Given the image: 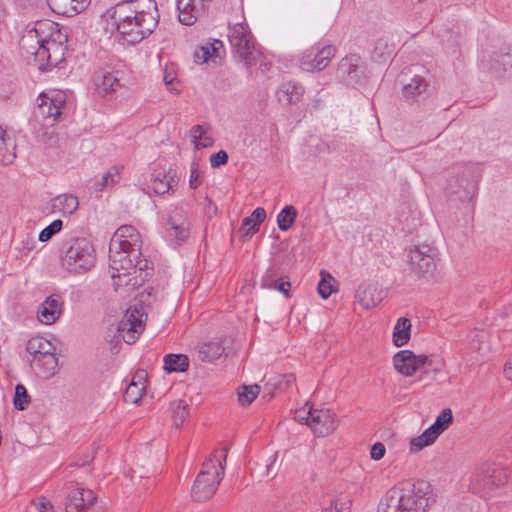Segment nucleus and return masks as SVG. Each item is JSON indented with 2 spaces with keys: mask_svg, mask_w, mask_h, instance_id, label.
Returning a JSON list of instances; mask_svg holds the SVG:
<instances>
[{
  "mask_svg": "<svg viewBox=\"0 0 512 512\" xmlns=\"http://www.w3.org/2000/svg\"><path fill=\"white\" fill-rule=\"evenodd\" d=\"M116 30L129 44L148 37L159 22L155 0H128L118 3L112 15Z\"/></svg>",
  "mask_w": 512,
  "mask_h": 512,
  "instance_id": "f257e3e1",
  "label": "nucleus"
},
{
  "mask_svg": "<svg viewBox=\"0 0 512 512\" xmlns=\"http://www.w3.org/2000/svg\"><path fill=\"white\" fill-rule=\"evenodd\" d=\"M436 499L429 482L407 481L400 488L393 489L386 498L384 512H426Z\"/></svg>",
  "mask_w": 512,
  "mask_h": 512,
  "instance_id": "f03ea898",
  "label": "nucleus"
},
{
  "mask_svg": "<svg viewBox=\"0 0 512 512\" xmlns=\"http://www.w3.org/2000/svg\"><path fill=\"white\" fill-rule=\"evenodd\" d=\"M228 448L215 450L202 464V469L197 475L191 490V496L195 501L210 499L224 475V462H226Z\"/></svg>",
  "mask_w": 512,
  "mask_h": 512,
  "instance_id": "7ed1b4c3",
  "label": "nucleus"
},
{
  "mask_svg": "<svg viewBox=\"0 0 512 512\" xmlns=\"http://www.w3.org/2000/svg\"><path fill=\"white\" fill-rule=\"evenodd\" d=\"M228 40L234 57L247 68L261 58V47L256 43L249 26L242 22L229 28Z\"/></svg>",
  "mask_w": 512,
  "mask_h": 512,
  "instance_id": "20e7f679",
  "label": "nucleus"
},
{
  "mask_svg": "<svg viewBox=\"0 0 512 512\" xmlns=\"http://www.w3.org/2000/svg\"><path fill=\"white\" fill-rule=\"evenodd\" d=\"M147 319L144 308L140 304L130 306L121 321L118 324L111 343L115 342L110 348L111 352L116 354L120 350L121 341L126 344H133L144 331L145 321Z\"/></svg>",
  "mask_w": 512,
  "mask_h": 512,
  "instance_id": "39448f33",
  "label": "nucleus"
},
{
  "mask_svg": "<svg viewBox=\"0 0 512 512\" xmlns=\"http://www.w3.org/2000/svg\"><path fill=\"white\" fill-rule=\"evenodd\" d=\"M95 250L86 238H74L68 242L61 258L62 267L73 274H84L95 264Z\"/></svg>",
  "mask_w": 512,
  "mask_h": 512,
  "instance_id": "423d86ee",
  "label": "nucleus"
},
{
  "mask_svg": "<svg viewBox=\"0 0 512 512\" xmlns=\"http://www.w3.org/2000/svg\"><path fill=\"white\" fill-rule=\"evenodd\" d=\"M479 177L475 166L463 167L461 171L449 178L446 188L448 197L460 202L471 201L478 190Z\"/></svg>",
  "mask_w": 512,
  "mask_h": 512,
  "instance_id": "0eeeda50",
  "label": "nucleus"
},
{
  "mask_svg": "<svg viewBox=\"0 0 512 512\" xmlns=\"http://www.w3.org/2000/svg\"><path fill=\"white\" fill-rule=\"evenodd\" d=\"M141 256L140 248H135L129 240H123L115 247L110 245L109 249V268L113 279L121 276H128L136 270L137 264H134L136 258Z\"/></svg>",
  "mask_w": 512,
  "mask_h": 512,
  "instance_id": "6e6552de",
  "label": "nucleus"
},
{
  "mask_svg": "<svg viewBox=\"0 0 512 512\" xmlns=\"http://www.w3.org/2000/svg\"><path fill=\"white\" fill-rule=\"evenodd\" d=\"M412 271L422 277H432L437 267V249L429 244L415 245L409 252Z\"/></svg>",
  "mask_w": 512,
  "mask_h": 512,
  "instance_id": "1a4fd4ad",
  "label": "nucleus"
},
{
  "mask_svg": "<svg viewBox=\"0 0 512 512\" xmlns=\"http://www.w3.org/2000/svg\"><path fill=\"white\" fill-rule=\"evenodd\" d=\"M37 101L39 102L34 110V116L38 120H42V125L53 127L61 116L62 110L65 108V95L61 92L53 96L40 94Z\"/></svg>",
  "mask_w": 512,
  "mask_h": 512,
  "instance_id": "9d476101",
  "label": "nucleus"
},
{
  "mask_svg": "<svg viewBox=\"0 0 512 512\" xmlns=\"http://www.w3.org/2000/svg\"><path fill=\"white\" fill-rule=\"evenodd\" d=\"M507 473L495 464L484 462L474 472L471 487L475 492L490 490L505 484Z\"/></svg>",
  "mask_w": 512,
  "mask_h": 512,
  "instance_id": "9b49d317",
  "label": "nucleus"
},
{
  "mask_svg": "<svg viewBox=\"0 0 512 512\" xmlns=\"http://www.w3.org/2000/svg\"><path fill=\"white\" fill-rule=\"evenodd\" d=\"M453 422V414L450 408L443 409L436 417L435 422L427 428L420 436L411 440V450L420 451L426 446L435 442V440L443 433Z\"/></svg>",
  "mask_w": 512,
  "mask_h": 512,
  "instance_id": "f8f14e48",
  "label": "nucleus"
},
{
  "mask_svg": "<svg viewBox=\"0 0 512 512\" xmlns=\"http://www.w3.org/2000/svg\"><path fill=\"white\" fill-rule=\"evenodd\" d=\"M188 226L187 214L182 207L175 206L169 210L165 230L167 237L176 245H181L188 238Z\"/></svg>",
  "mask_w": 512,
  "mask_h": 512,
  "instance_id": "ddd939ff",
  "label": "nucleus"
},
{
  "mask_svg": "<svg viewBox=\"0 0 512 512\" xmlns=\"http://www.w3.org/2000/svg\"><path fill=\"white\" fill-rule=\"evenodd\" d=\"M335 53L336 48L333 45L306 50L300 59V67L307 72L321 71L328 66Z\"/></svg>",
  "mask_w": 512,
  "mask_h": 512,
  "instance_id": "4468645a",
  "label": "nucleus"
},
{
  "mask_svg": "<svg viewBox=\"0 0 512 512\" xmlns=\"http://www.w3.org/2000/svg\"><path fill=\"white\" fill-rule=\"evenodd\" d=\"M393 365L397 372L404 376H412L422 367L432 366V361L425 354L416 355L413 351L405 349L393 356Z\"/></svg>",
  "mask_w": 512,
  "mask_h": 512,
  "instance_id": "2eb2a0df",
  "label": "nucleus"
},
{
  "mask_svg": "<svg viewBox=\"0 0 512 512\" xmlns=\"http://www.w3.org/2000/svg\"><path fill=\"white\" fill-rule=\"evenodd\" d=\"M309 427L317 437H326L338 427L336 414L330 409H314L309 407Z\"/></svg>",
  "mask_w": 512,
  "mask_h": 512,
  "instance_id": "dca6fc26",
  "label": "nucleus"
},
{
  "mask_svg": "<svg viewBox=\"0 0 512 512\" xmlns=\"http://www.w3.org/2000/svg\"><path fill=\"white\" fill-rule=\"evenodd\" d=\"M361 57L357 54H350L342 58L337 67V78L346 83L347 85L357 84L363 74V69L360 66Z\"/></svg>",
  "mask_w": 512,
  "mask_h": 512,
  "instance_id": "f3484780",
  "label": "nucleus"
},
{
  "mask_svg": "<svg viewBox=\"0 0 512 512\" xmlns=\"http://www.w3.org/2000/svg\"><path fill=\"white\" fill-rule=\"evenodd\" d=\"M33 30L37 34L40 43L45 47L51 46V43H66L67 35L61 31L58 24L50 20L36 21Z\"/></svg>",
  "mask_w": 512,
  "mask_h": 512,
  "instance_id": "a211bd4d",
  "label": "nucleus"
},
{
  "mask_svg": "<svg viewBox=\"0 0 512 512\" xmlns=\"http://www.w3.org/2000/svg\"><path fill=\"white\" fill-rule=\"evenodd\" d=\"M40 41L31 27L26 30L19 42L21 51L28 56H32L37 63L50 58L49 48L42 45Z\"/></svg>",
  "mask_w": 512,
  "mask_h": 512,
  "instance_id": "6ab92c4d",
  "label": "nucleus"
},
{
  "mask_svg": "<svg viewBox=\"0 0 512 512\" xmlns=\"http://www.w3.org/2000/svg\"><path fill=\"white\" fill-rule=\"evenodd\" d=\"M97 498L92 490L84 488L73 489L67 497L65 512H87Z\"/></svg>",
  "mask_w": 512,
  "mask_h": 512,
  "instance_id": "aec40b11",
  "label": "nucleus"
},
{
  "mask_svg": "<svg viewBox=\"0 0 512 512\" xmlns=\"http://www.w3.org/2000/svg\"><path fill=\"white\" fill-rule=\"evenodd\" d=\"M63 302L59 295L53 294L45 299L38 309V318L44 324L54 323L62 314Z\"/></svg>",
  "mask_w": 512,
  "mask_h": 512,
  "instance_id": "412c9836",
  "label": "nucleus"
},
{
  "mask_svg": "<svg viewBox=\"0 0 512 512\" xmlns=\"http://www.w3.org/2000/svg\"><path fill=\"white\" fill-rule=\"evenodd\" d=\"M91 0H47L50 9L66 17H72L88 7Z\"/></svg>",
  "mask_w": 512,
  "mask_h": 512,
  "instance_id": "4be33fe9",
  "label": "nucleus"
},
{
  "mask_svg": "<svg viewBox=\"0 0 512 512\" xmlns=\"http://www.w3.org/2000/svg\"><path fill=\"white\" fill-rule=\"evenodd\" d=\"M211 0H177L179 21L184 25H192L197 20V14L203 10L204 2Z\"/></svg>",
  "mask_w": 512,
  "mask_h": 512,
  "instance_id": "5701e85b",
  "label": "nucleus"
},
{
  "mask_svg": "<svg viewBox=\"0 0 512 512\" xmlns=\"http://www.w3.org/2000/svg\"><path fill=\"white\" fill-rule=\"evenodd\" d=\"M30 365L38 376L45 379L53 377L58 371L56 351L44 354L35 360H30Z\"/></svg>",
  "mask_w": 512,
  "mask_h": 512,
  "instance_id": "b1692460",
  "label": "nucleus"
},
{
  "mask_svg": "<svg viewBox=\"0 0 512 512\" xmlns=\"http://www.w3.org/2000/svg\"><path fill=\"white\" fill-rule=\"evenodd\" d=\"M355 299L362 307L370 309L382 301V291H379L374 284L363 283L356 290Z\"/></svg>",
  "mask_w": 512,
  "mask_h": 512,
  "instance_id": "393cba45",
  "label": "nucleus"
},
{
  "mask_svg": "<svg viewBox=\"0 0 512 512\" xmlns=\"http://www.w3.org/2000/svg\"><path fill=\"white\" fill-rule=\"evenodd\" d=\"M266 218V211L264 208H256L249 217L242 220V225L239 228V234L245 241L250 239L256 232L259 231L261 223Z\"/></svg>",
  "mask_w": 512,
  "mask_h": 512,
  "instance_id": "a878e982",
  "label": "nucleus"
},
{
  "mask_svg": "<svg viewBox=\"0 0 512 512\" xmlns=\"http://www.w3.org/2000/svg\"><path fill=\"white\" fill-rule=\"evenodd\" d=\"M304 87L295 82H285L277 90V99L283 105H292L301 101Z\"/></svg>",
  "mask_w": 512,
  "mask_h": 512,
  "instance_id": "bb28decb",
  "label": "nucleus"
},
{
  "mask_svg": "<svg viewBox=\"0 0 512 512\" xmlns=\"http://www.w3.org/2000/svg\"><path fill=\"white\" fill-rule=\"evenodd\" d=\"M96 90L102 96L116 92L122 85L114 72H98L94 75Z\"/></svg>",
  "mask_w": 512,
  "mask_h": 512,
  "instance_id": "cd10ccee",
  "label": "nucleus"
},
{
  "mask_svg": "<svg viewBox=\"0 0 512 512\" xmlns=\"http://www.w3.org/2000/svg\"><path fill=\"white\" fill-rule=\"evenodd\" d=\"M78 206V198L73 194H61L51 200L52 212H60L63 216L72 215Z\"/></svg>",
  "mask_w": 512,
  "mask_h": 512,
  "instance_id": "c85d7f7f",
  "label": "nucleus"
},
{
  "mask_svg": "<svg viewBox=\"0 0 512 512\" xmlns=\"http://www.w3.org/2000/svg\"><path fill=\"white\" fill-rule=\"evenodd\" d=\"M26 350L31 355V360H35L44 354L56 351V347L46 338L35 336L28 341Z\"/></svg>",
  "mask_w": 512,
  "mask_h": 512,
  "instance_id": "c756f323",
  "label": "nucleus"
},
{
  "mask_svg": "<svg viewBox=\"0 0 512 512\" xmlns=\"http://www.w3.org/2000/svg\"><path fill=\"white\" fill-rule=\"evenodd\" d=\"M411 337V322L406 317L398 319L393 330V343L397 347H402L408 343Z\"/></svg>",
  "mask_w": 512,
  "mask_h": 512,
  "instance_id": "7c9ffc66",
  "label": "nucleus"
},
{
  "mask_svg": "<svg viewBox=\"0 0 512 512\" xmlns=\"http://www.w3.org/2000/svg\"><path fill=\"white\" fill-rule=\"evenodd\" d=\"M49 48L48 52L50 54V58L44 61H38V65L40 69L50 70L53 67H56L59 62L63 60L64 51L66 50L65 43H51V46H47Z\"/></svg>",
  "mask_w": 512,
  "mask_h": 512,
  "instance_id": "2f4dec72",
  "label": "nucleus"
},
{
  "mask_svg": "<svg viewBox=\"0 0 512 512\" xmlns=\"http://www.w3.org/2000/svg\"><path fill=\"white\" fill-rule=\"evenodd\" d=\"M163 361L164 370L168 373L185 372L189 368V358L185 354H167Z\"/></svg>",
  "mask_w": 512,
  "mask_h": 512,
  "instance_id": "473e14b6",
  "label": "nucleus"
},
{
  "mask_svg": "<svg viewBox=\"0 0 512 512\" xmlns=\"http://www.w3.org/2000/svg\"><path fill=\"white\" fill-rule=\"evenodd\" d=\"M152 176V189L157 195H164L173 190V176L166 174L165 171H155Z\"/></svg>",
  "mask_w": 512,
  "mask_h": 512,
  "instance_id": "72a5a7b5",
  "label": "nucleus"
},
{
  "mask_svg": "<svg viewBox=\"0 0 512 512\" xmlns=\"http://www.w3.org/2000/svg\"><path fill=\"white\" fill-rule=\"evenodd\" d=\"M224 353V347L219 342L202 344L198 349V357L204 362H213Z\"/></svg>",
  "mask_w": 512,
  "mask_h": 512,
  "instance_id": "f704fd0d",
  "label": "nucleus"
},
{
  "mask_svg": "<svg viewBox=\"0 0 512 512\" xmlns=\"http://www.w3.org/2000/svg\"><path fill=\"white\" fill-rule=\"evenodd\" d=\"M427 89V82L422 76H414L409 83L405 84L402 94L406 99H414L422 95Z\"/></svg>",
  "mask_w": 512,
  "mask_h": 512,
  "instance_id": "c9c22d12",
  "label": "nucleus"
},
{
  "mask_svg": "<svg viewBox=\"0 0 512 512\" xmlns=\"http://www.w3.org/2000/svg\"><path fill=\"white\" fill-rule=\"evenodd\" d=\"M138 238H139V234L133 226L123 225V226H120L114 233V235L111 239L110 245H112V247H115L121 241L129 240V241H131L132 244H135V248H140L137 245Z\"/></svg>",
  "mask_w": 512,
  "mask_h": 512,
  "instance_id": "e433bc0d",
  "label": "nucleus"
},
{
  "mask_svg": "<svg viewBox=\"0 0 512 512\" xmlns=\"http://www.w3.org/2000/svg\"><path fill=\"white\" fill-rule=\"evenodd\" d=\"M16 142L13 138L8 137L0 141V164L10 165L16 159Z\"/></svg>",
  "mask_w": 512,
  "mask_h": 512,
  "instance_id": "4c0bfd02",
  "label": "nucleus"
},
{
  "mask_svg": "<svg viewBox=\"0 0 512 512\" xmlns=\"http://www.w3.org/2000/svg\"><path fill=\"white\" fill-rule=\"evenodd\" d=\"M209 127L204 128L202 125H195L191 129V136L196 149L206 148L213 145L214 140L208 135Z\"/></svg>",
  "mask_w": 512,
  "mask_h": 512,
  "instance_id": "58836bf2",
  "label": "nucleus"
},
{
  "mask_svg": "<svg viewBox=\"0 0 512 512\" xmlns=\"http://www.w3.org/2000/svg\"><path fill=\"white\" fill-rule=\"evenodd\" d=\"M297 210L292 205L285 206L277 215V224L281 231H288L295 223Z\"/></svg>",
  "mask_w": 512,
  "mask_h": 512,
  "instance_id": "ea45409f",
  "label": "nucleus"
},
{
  "mask_svg": "<svg viewBox=\"0 0 512 512\" xmlns=\"http://www.w3.org/2000/svg\"><path fill=\"white\" fill-rule=\"evenodd\" d=\"M259 393V385H243L238 388V401L242 406H248L255 400Z\"/></svg>",
  "mask_w": 512,
  "mask_h": 512,
  "instance_id": "a19ab883",
  "label": "nucleus"
},
{
  "mask_svg": "<svg viewBox=\"0 0 512 512\" xmlns=\"http://www.w3.org/2000/svg\"><path fill=\"white\" fill-rule=\"evenodd\" d=\"M512 69V53L505 52L496 55L491 64V70L493 73L499 75L502 71Z\"/></svg>",
  "mask_w": 512,
  "mask_h": 512,
  "instance_id": "79ce46f5",
  "label": "nucleus"
},
{
  "mask_svg": "<svg viewBox=\"0 0 512 512\" xmlns=\"http://www.w3.org/2000/svg\"><path fill=\"white\" fill-rule=\"evenodd\" d=\"M171 409L173 423L176 427H180L188 417V405L183 400H178L171 404Z\"/></svg>",
  "mask_w": 512,
  "mask_h": 512,
  "instance_id": "37998d69",
  "label": "nucleus"
},
{
  "mask_svg": "<svg viewBox=\"0 0 512 512\" xmlns=\"http://www.w3.org/2000/svg\"><path fill=\"white\" fill-rule=\"evenodd\" d=\"M14 407L17 410H24L30 403V396L27 392V389L22 384H17L15 386V395H14Z\"/></svg>",
  "mask_w": 512,
  "mask_h": 512,
  "instance_id": "c03bdc74",
  "label": "nucleus"
},
{
  "mask_svg": "<svg viewBox=\"0 0 512 512\" xmlns=\"http://www.w3.org/2000/svg\"><path fill=\"white\" fill-rule=\"evenodd\" d=\"M119 178L120 176L118 171H115L114 173L110 171L106 172L99 181L95 182V192H102L103 190L114 186L118 182Z\"/></svg>",
  "mask_w": 512,
  "mask_h": 512,
  "instance_id": "a18cd8bd",
  "label": "nucleus"
},
{
  "mask_svg": "<svg viewBox=\"0 0 512 512\" xmlns=\"http://www.w3.org/2000/svg\"><path fill=\"white\" fill-rule=\"evenodd\" d=\"M63 222L60 219L54 220L47 227H45L38 236L39 241L46 242L50 240L55 234L61 231Z\"/></svg>",
  "mask_w": 512,
  "mask_h": 512,
  "instance_id": "49530a36",
  "label": "nucleus"
},
{
  "mask_svg": "<svg viewBox=\"0 0 512 512\" xmlns=\"http://www.w3.org/2000/svg\"><path fill=\"white\" fill-rule=\"evenodd\" d=\"M144 387H139L135 382H131L125 390L124 399L127 403H137L141 398Z\"/></svg>",
  "mask_w": 512,
  "mask_h": 512,
  "instance_id": "de8ad7c7",
  "label": "nucleus"
},
{
  "mask_svg": "<svg viewBox=\"0 0 512 512\" xmlns=\"http://www.w3.org/2000/svg\"><path fill=\"white\" fill-rule=\"evenodd\" d=\"M331 280V276H329V280L322 278L318 284V293L323 299H327L333 292Z\"/></svg>",
  "mask_w": 512,
  "mask_h": 512,
  "instance_id": "09e8293b",
  "label": "nucleus"
},
{
  "mask_svg": "<svg viewBox=\"0 0 512 512\" xmlns=\"http://www.w3.org/2000/svg\"><path fill=\"white\" fill-rule=\"evenodd\" d=\"M228 162V154L224 150H220L210 156V163L213 168H218Z\"/></svg>",
  "mask_w": 512,
  "mask_h": 512,
  "instance_id": "8fccbe9b",
  "label": "nucleus"
},
{
  "mask_svg": "<svg viewBox=\"0 0 512 512\" xmlns=\"http://www.w3.org/2000/svg\"><path fill=\"white\" fill-rule=\"evenodd\" d=\"M35 237L32 232H26L22 236L21 240V250L25 251L26 253L32 251L35 248Z\"/></svg>",
  "mask_w": 512,
  "mask_h": 512,
  "instance_id": "3c124183",
  "label": "nucleus"
},
{
  "mask_svg": "<svg viewBox=\"0 0 512 512\" xmlns=\"http://www.w3.org/2000/svg\"><path fill=\"white\" fill-rule=\"evenodd\" d=\"M35 508L38 512H54L53 504L45 497H40L34 501Z\"/></svg>",
  "mask_w": 512,
  "mask_h": 512,
  "instance_id": "603ef678",
  "label": "nucleus"
},
{
  "mask_svg": "<svg viewBox=\"0 0 512 512\" xmlns=\"http://www.w3.org/2000/svg\"><path fill=\"white\" fill-rule=\"evenodd\" d=\"M296 381V377L294 374H284L280 376L279 381L276 383L277 388L280 390L288 389L292 384H294Z\"/></svg>",
  "mask_w": 512,
  "mask_h": 512,
  "instance_id": "864d4df0",
  "label": "nucleus"
},
{
  "mask_svg": "<svg viewBox=\"0 0 512 512\" xmlns=\"http://www.w3.org/2000/svg\"><path fill=\"white\" fill-rule=\"evenodd\" d=\"M291 287V283L289 280L281 277L276 279L273 289L282 292L286 297L289 296V289Z\"/></svg>",
  "mask_w": 512,
  "mask_h": 512,
  "instance_id": "5fc2aeb1",
  "label": "nucleus"
},
{
  "mask_svg": "<svg viewBox=\"0 0 512 512\" xmlns=\"http://www.w3.org/2000/svg\"><path fill=\"white\" fill-rule=\"evenodd\" d=\"M385 451L386 449L384 444L381 442H377L373 444V446L371 447L370 456L373 460L378 461L384 457Z\"/></svg>",
  "mask_w": 512,
  "mask_h": 512,
  "instance_id": "6e6d98bb",
  "label": "nucleus"
},
{
  "mask_svg": "<svg viewBox=\"0 0 512 512\" xmlns=\"http://www.w3.org/2000/svg\"><path fill=\"white\" fill-rule=\"evenodd\" d=\"M194 57L197 61H201V63H205L208 61L210 57H212L211 51L209 47H199L195 53Z\"/></svg>",
  "mask_w": 512,
  "mask_h": 512,
  "instance_id": "4d7b16f0",
  "label": "nucleus"
},
{
  "mask_svg": "<svg viewBox=\"0 0 512 512\" xmlns=\"http://www.w3.org/2000/svg\"><path fill=\"white\" fill-rule=\"evenodd\" d=\"M275 276V271L272 268L268 269L262 277V287L269 289L273 288L276 281L274 279Z\"/></svg>",
  "mask_w": 512,
  "mask_h": 512,
  "instance_id": "13d9d810",
  "label": "nucleus"
},
{
  "mask_svg": "<svg viewBox=\"0 0 512 512\" xmlns=\"http://www.w3.org/2000/svg\"><path fill=\"white\" fill-rule=\"evenodd\" d=\"M430 361H432V366H425V367H422L421 371H422V374H428L430 372H433V373H439L442 371V368H443V363L441 360H433V359H430Z\"/></svg>",
  "mask_w": 512,
  "mask_h": 512,
  "instance_id": "bf43d9fd",
  "label": "nucleus"
},
{
  "mask_svg": "<svg viewBox=\"0 0 512 512\" xmlns=\"http://www.w3.org/2000/svg\"><path fill=\"white\" fill-rule=\"evenodd\" d=\"M350 507H343V504H339L338 500L331 501L329 507L325 508L323 512H349Z\"/></svg>",
  "mask_w": 512,
  "mask_h": 512,
  "instance_id": "052dcab7",
  "label": "nucleus"
},
{
  "mask_svg": "<svg viewBox=\"0 0 512 512\" xmlns=\"http://www.w3.org/2000/svg\"><path fill=\"white\" fill-rule=\"evenodd\" d=\"M308 417H310V414H309V409L307 411H305L304 409L303 410H299L296 412L295 414V419L301 423V424H306L307 426H309V423H310V419H308Z\"/></svg>",
  "mask_w": 512,
  "mask_h": 512,
  "instance_id": "680f3d73",
  "label": "nucleus"
},
{
  "mask_svg": "<svg viewBox=\"0 0 512 512\" xmlns=\"http://www.w3.org/2000/svg\"><path fill=\"white\" fill-rule=\"evenodd\" d=\"M189 183L192 189H196L200 185V174L196 169L191 170Z\"/></svg>",
  "mask_w": 512,
  "mask_h": 512,
  "instance_id": "e2e57ef3",
  "label": "nucleus"
},
{
  "mask_svg": "<svg viewBox=\"0 0 512 512\" xmlns=\"http://www.w3.org/2000/svg\"><path fill=\"white\" fill-rule=\"evenodd\" d=\"M44 136L46 139H44V142L50 146H55L58 143V136L54 134V131L48 132L46 131L44 133Z\"/></svg>",
  "mask_w": 512,
  "mask_h": 512,
  "instance_id": "0e129e2a",
  "label": "nucleus"
},
{
  "mask_svg": "<svg viewBox=\"0 0 512 512\" xmlns=\"http://www.w3.org/2000/svg\"><path fill=\"white\" fill-rule=\"evenodd\" d=\"M163 79H164L165 85L169 91L178 92V89L175 87V84H174V78L171 77L170 74L165 73Z\"/></svg>",
  "mask_w": 512,
  "mask_h": 512,
  "instance_id": "69168bd1",
  "label": "nucleus"
},
{
  "mask_svg": "<svg viewBox=\"0 0 512 512\" xmlns=\"http://www.w3.org/2000/svg\"><path fill=\"white\" fill-rule=\"evenodd\" d=\"M134 264H137L136 269L142 271L147 269L148 267V261L146 259L136 258L134 261Z\"/></svg>",
  "mask_w": 512,
  "mask_h": 512,
  "instance_id": "338daca9",
  "label": "nucleus"
},
{
  "mask_svg": "<svg viewBox=\"0 0 512 512\" xmlns=\"http://www.w3.org/2000/svg\"><path fill=\"white\" fill-rule=\"evenodd\" d=\"M223 47V43L220 40H215V42L211 45L212 53L215 56H219V50Z\"/></svg>",
  "mask_w": 512,
  "mask_h": 512,
  "instance_id": "774afa93",
  "label": "nucleus"
}]
</instances>
